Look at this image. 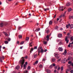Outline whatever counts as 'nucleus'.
Masks as SVG:
<instances>
[{
    "instance_id": "obj_40",
    "label": "nucleus",
    "mask_w": 73,
    "mask_h": 73,
    "mask_svg": "<svg viewBox=\"0 0 73 73\" xmlns=\"http://www.w3.org/2000/svg\"><path fill=\"white\" fill-rule=\"evenodd\" d=\"M11 40V38H9L8 39V41H10Z\"/></svg>"
},
{
    "instance_id": "obj_47",
    "label": "nucleus",
    "mask_w": 73,
    "mask_h": 73,
    "mask_svg": "<svg viewBox=\"0 0 73 73\" xmlns=\"http://www.w3.org/2000/svg\"><path fill=\"white\" fill-rule=\"evenodd\" d=\"M52 65L53 66H56V64H54V63H53L52 64Z\"/></svg>"
},
{
    "instance_id": "obj_36",
    "label": "nucleus",
    "mask_w": 73,
    "mask_h": 73,
    "mask_svg": "<svg viewBox=\"0 0 73 73\" xmlns=\"http://www.w3.org/2000/svg\"><path fill=\"white\" fill-rule=\"evenodd\" d=\"M30 68H31V66H28L27 67V69L28 70H29L30 69Z\"/></svg>"
},
{
    "instance_id": "obj_4",
    "label": "nucleus",
    "mask_w": 73,
    "mask_h": 73,
    "mask_svg": "<svg viewBox=\"0 0 73 73\" xmlns=\"http://www.w3.org/2000/svg\"><path fill=\"white\" fill-rule=\"evenodd\" d=\"M63 8V7L62 6L60 7L59 8V10H60V11H64V9H62Z\"/></svg>"
},
{
    "instance_id": "obj_43",
    "label": "nucleus",
    "mask_w": 73,
    "mask_h": 73,
    "mask_svg": "<svg viewBox=\"0 0 73 73\" xmlns=\"http://www.w3.org/2000/svg\"><path fill=\"white\" fill-rule=\"evenodd\" d=\"M40 68H42V65L41 64H40L39 66Z\"/></svg>"
},
{
    "instance_id": "obj_45",
    "label": "nucleus",
    "mask_w": 73,
    "mask_h": 73,
    "mask_svg": "<svg viewBox=\"0 0 73 73\" xmlns=\"http://www.w3.org/2000/svg\"><path fill=\"white\" fill-rule=\"evenodd\" d=\"M62 42H61V41L60 42V43L58 44H59V45H61L62 44Z\"/></svg>"
},
{
    "instance_id": "obj_44",
    "label": "nucleus",
    "mask_w": 73,
    "mask_h": 73,
    "mask_svg": "<svg viewBox=\"0 0 73 73\" xmlns=\"http://www.w3.org/2000/svg\"><path fill=\"white\" fill-rule=\"evenodd\" d=\"M60 41H61V40H57V42H60Z\"/></svg>"
},
{
    "instance_id": "obj_17",
    "label": "nucleus",
    "mask_w": 73,
    "mask_h": 73,
    "mask_svg": "<svg viewBox=\"0 0 73 73\" xmlns=\"http://www.w3.org/2000/svg\"><path fill=\"white\" fill-rule=\"evenodd\" d=\"M69 26H70V24L69 23L68 25H66V27L67 28H68Z\"/></svg>"
},
{
    "instance_id": "obj_13",
    "label": "nucleus",
    "mask_w": 73,
    "mask_h": 73,
    "mask_svg": "<svg viewBox=\"0 0 73 73\" xmlns=\"http://www.w3.org/2000/svg\"><path fill=\"white\" fill-rule=\"evenodd\" d=\"M62 62L63 64H65V59H63L62 61Z\"/></svg>"
},
{
    "instance_id": "obj_37",
    "label": "nucleus",
    "mask_w": 73,
    "mask_h": 73,
    "mask_svg": "<svg viewBox=\"0 0 73 73\" xmlns=\"http://www.w3.org/2000/svg\"><path fill=\"white\" fill-rule=\"evenodd\" d=\"M55 61H56V59H55L54 58L52 59V61H53V62H54Z\"/></svg>"
},
{
    "instance_id": "obj_25",
    "label": "nucleus",
    "mask_w": 73,
    "mask_h": 73,
    "mask_svg": "<svg viewBox=\"0 0 73 73\" xmlns=\"http://www.w3.org/2000/svg\"><path fill=\"white\" fill-rule=\"evenodd\" d=\"M29 37H27L26 38V41H27V40H29Z\"/></svg>"
},
{
    "instance_id": "obj_21",
    "label": "nucleus",
    "mask_w": 73,
    "mask_h": 73,
    "mask_svg": "<svg viewBox=\"0 0 73 73\" xmlns=\"http://www.w3.org/2000/svg\"><path fill=\"white\" fill-rule=\"evenodd\" d=\"M70 28L71 29H72L73 28V25H71L70 26Z\"/></svg>"
},
{
    "instance_id": "obj_38",
    "label": "nucleus",
    "mask_w": 73,
    "mask_h": 73,
    "mask_svg": "<svg viewBox=\"0 0 73 73\" xmlns=\"http://www.w3.org/2000/svg\"><path fill=\"white\" fill-rule=\"evenodd\" d=\"M58 29V26H56L55 27V29Z\"/></svg>"
},
{
    "instance_id": "obj_60",
    "label": "nucleus",
    "mask_w": 73,
    "mask_h": 73,
    "mask_svg": "<svg viewBox=\"0 0 73 73\" xmlns=\"http://www.w3.org/2000/svg\"><path fill=\"white\" fill-rule=\"evenodd\" d=\"M45 59L44 58L43 59V60H42L43 61H45Z\"/></svg>"
},
{
    "instance_id": "obj_10",
    "label": "nucleus",
    "mask_w": 73,
    "mask_h": 73,
    "mask_svg": "<svg viewBox=\"0 0 73 73\" xmlns=\"http://www.w3.org/2000/svg\"><path fill=\"white\" fill-rule=\"evenodd\" d=\"M3 33L6 36H8V34H7V33L6 32H3Z\"/></svg>"
},
{
    "instance_id": "obj_63",
    "label": "nucleus",
    "mask_w": 73,
    "mask_h": 73,
    "mask_svg": "<svg viewBox=\"0 0 73 73\" xmlns=\"http://www.w3.org/2000/svg\"><path fill=\"white\" fill-rule=\"evenodd\" d=\"M8 24L7 23H6L5 24V25L6 26Z\"/></svg>"
},
{
    "instance_id": "obj_29",
    "label": "nucleus",
    "mask_w": 73,
    "mask_h": 73,
    "mask_svg": "<svg viewBox=\"0 0 73 73\" xmlns=\"http://www.w3.org/2000/svg\"><path fill=\"white\" fill-rule=\"evenodd\" d=\"M72 11V9L71 8H69L68 9V12H70Z\"/></svg>"
},
{
    "instance_id": "obj_64",
    "label": "nucleus",
    "mask_w": 73,
    "mask_h": 73,
    "mask_svg": "<svg viewBox=\"0 0 73 73\" xmlns=\"http://www.w3.org/2000/svg\"><path fill=\"white\" fill-rule=\"evenodd\" d=\"M71 65L73 67V63L71 64Z\"/></svg>"
},
{
    "instance_id": "obj_54",
    "label": "nucleus",
    "mask_w": 73,
    "mask_h": 73,
    "mask_svg": "<svg viewBox=\"0 0 73 73\" xmlns=\"http://www.w3.org/2000/svg\"><path fill=\"white\" fill-rule=\"evenodd\" d=\"M20 42H19V41H17V43L18 44H19Z\"/></svg>"
},
{
    "instance_id": "obj_57",
    "label": "nucleus",
    "mask_w": 73,
    "mask_h": 73,
    "mask_svg": "<svg viewBox=\"0 0 73 73\" xmlns=\"http://www.w3.org/2000/svg\"><path fill=\"white\" fill-rule=\"evenodd\" d=\"M61 61V59H58V62H59V61Z\"/></svg>"
},
{
    "instance_id": "obj_39",
    "label": "nucleus",
    "mask_w": 73,
    "mask_h": 73,
    "mask_svg": "<svg viewBox=\"0 0 73 73\" xmlns=\"http://www.w3.org/2000/svg\"><path fill=\"white\" fill-rule=\"evenodd\" d=\"M71 44V43H70L68 45V48H70V45Z\"/></svg>"
},
{
    "instance_id": "obj_8",
    "label": "nucleus",
    "mask_w": 73,
    "mask_h": 73,
    "mask_svg": "<svg viewBox=\"0 0 73 73\" xmlns=\"http://www.w3.org/2000/svg\"><path fill=\"white\" fill-rule=\"evenodd\" d=\"M58 37H59V38H61V37H62V34H58Z\"/></svg>"
},
{
    "instance_id": "obj_58",
    "label": "nucleus",
    "mask_w": 73,
    "mask_h": 73,
    "mask_svg": "<svg viewBox=\"0 0 73 73\" xmlns=\"http://www.w3.org/2000/svg\"><path fill=\"white\" fill-rule=\"evenodd\" d=\"M54 68L55 69H56L57 68V66H56Z\"/></svg>"
},
{
    "instance_id": "obj_32",
    "label": "nucleus",
    "mask_w": 73,
    "mask_h": 73,
    "mask_svg": "<svg viewBox=\"0 0 73 73\" xmlns=\"http://www.w3.org/2000/svg\"><path fill=\"white\" fill-rule=\"evenodd\" d=\"M25 67H26V65L25 64L23 66V67L24 68L23 69H25Z\"/></svg>"
},
{
    "instance_id": "obj_53",
    "label": "nucleus",
    "mask_w": 73,
    "mask_h": 73,
    "mask_svg": "<svg viewBox=\"0 0 73 73\" xmlns=\"http://www.w3.org/2000/svg\"><path fill=\"white\" fill-rule=\"evenodd\" d=\"M56 58L57 59H58V58H60V56H58L57 57H56Z\"/></svg>"
},
{
    "instance_id": "obj_23",
    "label": "nucleus",
    "mask_w": 73,
    "mask_h": 73,
    "mask_svg": "<svg viewBox=\"0 0 73 73\" xmlns=\"http://www.w3.org/2000/svg\"><path fill=\"white\" fill-rule=\"evenodd\" d=\"M4 42L5 44H8V42L7 40L5 41Z\"/></svg>"
},
{
    "instance_id": "obj_12",
    "label": "nucleus",
    "mask_w": 73,
    "mask_h": 73,
    "mask_svg": "<svg viewBox=\"0 0 73 73\" xmlns=\"http://www.w3.org/2000/svg\"><path fill=\"white\" fill-rule=\"evenodd\" d=\"M19 68H20V66H19V65H18L16 67V69L17 70H19Z\"/></svg>"
},
{
    "instance_id": "obj_7",
    "label": "nucleus",
    "mask_w": 73,
    "mask_h": 73,
    "mask_svg": "<svg viewBox=\"0 0 73 73\" xmlns=\"http://www.w3.org/2000/svg\"><path fill=\"white\" fill-rule=\"evenodd\" d=\"M66 53H67V51H66V50H65L64 51V52L62 53L63 55H66Z\"/></svg>"
},
{
    "instance_id": "obj_3",
    "label": "nucleus",
    "mask_w": 73,
    "mask_h": 73,
    "mask_svg": "<svg viewBox=\"0 0 73 73\" xmlns=\"http://www.w3.org/2000/svg\"><path fill=\"white\" fill-rule=\"evenodd\" d=\"M1 58L2 60H4V56H2L1 57H0V61L1 62H3V61L2 60H1Z\"/></svg>"
},
{
    "instance_id": "obj_62",
    "label": "nucleus",
    "mask_w": 73,
    "mask_h": 73,
    "mask_svg": "<svg viewBox=\"0 0 73 73\" xmlns=\"http://www.w3.org/2000/svg\"><path fill=\"white\" fill-rule=\"evenodd\" d=\"M47 51V50L46 49L45 50H44V52H46Z\"/></svg>"
},
{
    "instance_id": "obj_20",
    "label": "nucleus",
    "mask_w": 73,
    "mask_h": 73,
    "mask_svg": "<svg viewBox=\"0 0 73 73\" xmlns=\"http://www.w3.org/2000/svg\"><path fill=\"white\" fill-rule=\"evenodd\" d=\"M38 64V61H36L33 64L34 65H35V64Z\"/></svg>"
},
{
    "instance_id": "obj_6",
    "label": "nucleus",
    "mask_w": 73,
    "mask_h": 73,
    "mask_svg": "<svg viewBox=\"0 0 73 73\" xmlns=\"http://www.w3.org/2000/svg\"><path fill=\"white\" fill-rule=\"evenodd\" d=\"M54 55L55 57H56L58 56V54L56 52L54 53Z\"/></svg>"
},
{
    "instance_id": "obj_9",
    "label": "nucleus",
    "mask_w": 73,
    "mask_h": 73,
    "mask_svg": "<svg viewBox=\"0 0 73 73\" xmlns=\"http://www.w3.org/2000/svg\"><path fill=\"white\" fill-rule=\"evenodd\" d=\"M49 35H47L46 36V38H47V41H49Z\"/></svg>"
},
{
    "instance_id": "obj_52",
    "label": "nucleus",
    "mask_w": 73,
    "mask_h": 73,
    "mask_svg": "<svg viewBox=\"0 0 73 73\" xmlns=\"http://www.w3.org/2000/svg\"><path fill=\"white\" fill-rule=\"evenodd\" d=\"M50 68H52L53 67V65H52V64L50 66Z\"/></svg>"
},
{
    "instance_id": "obj_1",
    "label": "nucleus",
    "mask_w": 73,
    "mask_h": 73,
    "mask_svg": "<svg viewBox=\"0 0 73 73\" xmlns=\"http://www.w3.org/2000/svg\"><path fill=\"white\" fill-rule=\"evenodd\" d=\"M25 62V59H24V57H22L20 61H19V63L20 64L21 68L23 67V65Z\"/></svg>"
},
{
    "instance_id": "obj_11",
    "label": "nucleus",
    "mask_w": 73,
    "mask_h": 73,
    "mask_svg": "<svg viewBox=\"0 0 73 73\" xmlns=\"http://www.w3.org/2000/svg\"><path fill=\"white\" fill-rule=\"evenodd\" d=\"M4 24L3 23H1L0 24V27H3L4 26Z\"/></svg>"
},
{
    "instance_id": "obj_30",
    "label": "nucleus",
    "mask_w": 73,
    "mask_h": 73,
    "mask_svg": "<svg viewBox=\"0 0 73 73\" xmlns=\"http://www.w3.org/2000/svg\"><path fill=\"white\" fill-rule=\"evenodd\" d=\"M65 14H66V12H64L63 15V17H65Z\"/></svg>"
},
{
    "instance_id": "obj_14",
    "label": "nucleus",
    "mask_w": 73,
    "mask_h": 73,
    "mask_svg": "<svg viewBox=\"0 0 73 73\" xmlns=\"http://www.w3.org/2000/svg\"><path fill=\"white\" fill-rule=\"evenodd\" d=\"M46 72L47 73H50V70L49 69H47L46 70Z\"/></svg>"
},
{
    "instance_id": "obj_50",
    "label": "nucleus",
    "mask_w": 73,
    "mask_h": 73,
    "mask_svg": "<svg viewBox=\"0 0 73 73\" xmlns=\"http://www.w3.org/2000/svg\"><path fill=\"white\" fill-rule=\"evenodd\" d=\"M70 73H73V70H71L70 71Z\"/></svg>"
},
{
    "instance_id": "obj_42",
    "label": "nucleus",
    "mask_w": 73,
    "mask_h": 73,
    "mask_svg": "<svg viewBox=\"0 0 73 73\" xmlns=\"http://www.w3.org/2000/svg\"><path fill=\"white\" fill-rule=\"evenodd\" d=\"M24 73H28V71H25Z\"/></svg>"
},
{
    "instance_id": "obj_33",
    "label": "nucleus",
    "mask_w": 73,
    "mask_h": 73,
    "mask_svg": "<svg viewBox=\"0 0 73 73\" xmlns=\"http://www.w3.org/2000/svg\"><path fill=\"white\" fill-rule=\"evenodd\" d=\"M33 49H34H34H37V46H35L34 48H33Z\"/></svg>"
},
{
    "instance_id": "obj_35",
    "label": "nucleus",
    "mask_w": 73,
    "mask_h": 73,
    "mask_svg": "<svg viewBox=\"0 0 73 73\" xmlns=\"http://www.w3.org/2000/svg\"><path fill=\"white\" fill-rule=\"evenodd\" d=\"M50 31L49 30H47V31H46V33H49Z\"/></svg>"
},
{
    "instance_id": "obj_18",
    "label": "nucleus",
    "mask_w": 73,
    "mask_h": 73,
    "mask_svg": "<svg viewBox=\"0 0 73 73\" xmlns=\"http://www.w3.org/2000/svg\"><path fill=\"white\" fill-rule=\"evenodd\" d=\"M18 37L19 38H22V35H18Z\"/></svg>"
},
{
    "instance_id": "obj_34",
    "label": "nucleus",
    "mask_w": 73,
    "mask_h": 73,
    "mask_svg": "<svg viewBox=\"0 0 73 73\" xmlns=\"http://www.w3.org/2000/svg\"><path fill=\"white\" fill-rule=\"evenodd\" d=\"M38 53H40V52H41V51H40V49H38Z\"/></svg>"
},
{
    "instance_id": "obj_2",
    "label": "nucleus",
    "mask_w": 73,
    "mask_h": 73,
    "mask_svg": "<svg viewBox=\"0 0 73 73\" xmlns=\"http://www.w3.org/2000/svg\"><path fill=\"white\" fill-rule=\"evenodd\" d=\"M68 37H66L65 38V41H66V43L67 44L69 42V40H68Z\"/></svg>"
},
{
    "instance_id": "obj_5",
    "label": "nucleus",
    "mask_w": 73,
    "mask_h": 73,
    "mask_svg": "<svg viewBox=\"0 0 73 73\" xmlns=\"http://www.w3.org/2000/svg\"><path fill=\"white\" fill-rule=\"evenodd\" d=\"M58 50H59V51L62 52L63 50V49L62 47H59L58 48Z\"/></svg>"
},
{
    "instance_id": "obj_24",
    "label": "nucleus",
    "mask_w": 73,
    "mask_h": 73,
    "mask_svg": "<svg viewBox=\"0 0 73 73\" xmlns=\"http://www.w3.org/2000/svg\"><path fill=\"white\" fill-rule=\"evenodd\" d=\"M44 50H43V49H41V50H40V52L41 53H44Z\"/></svg>"
},
{
    "instance_id": "obj_41",
    "label": "nucleus",
    "mask_w": 73,
    "mask_h": 73,
    "mask_svg": "<svg viewBox=\"0 0 73 73\" xmlns=\"http://www.w3.org/2000/svg\"><path fill=\"white\" fill-rule=\"evenodd\" d=\"M37 54H35L34 55V58H36L37 57Z\"/></svg>"
},
{
    "instance_id": "obj_22",
    "label": "nucleus",
    "mask_w": 73,
    "mask_h": 73,
    "mask_svg": "<svg viewBox=\"0 0 73 73\" xmlns=\"http://www.w3.org/2000/svg\"><path fill=\"white\" fill-rule=\"evenodd\" d=\"M70 3H67L66 4V6H70Z\"/></svg>"
},
{
    "instance_id": "obj_28",
    "label": "nucleus",
    "mask_w": 73,
    "mask_h": 73,
    "mask_svg": "<svg viewBox=\"0 0 73 73\" xmlns=\"http://www.w3.org/2000/svg\"><path fill=\"white\" fill-rule=\"evenodd\" d=\"M70 40H71V41H73V37H72V36H71L70 37Z\"/></svg>"
},
{
    "instance_id": "obj_51",
    "label": "nucleus",
    "mask_w": 73,
    "mask_h": 73,
    "mask_svg": "<svg viewBox=\"0 0 73 73\" xmlns=\"http://www.w3.org/2000/svg\"><path fill=\"white\" fill-rule=\"evenodd\" d=\"M20 29H21V27H18V29L19 30H20Z\"/></svg>"
},
{
    "instance_id": "obj_46",
    "label": "nucleus",
    "mask_w": 73,
    "mask_h": 73,
    "mask_svg": "<svg viewBox=\"0 0 73 73\" xmlns=\"http://www.w3.org/2000/svg\"><path fill=\"white\" fill-rule=\"evenodd\" d=\"M72 18V16H70L69 17V19H70Z\"/></svg>"
},
{
    "instance_id": "obj_31",
    "label": "nucleus",
    "mask_w": 73,
    "mask_h": 73,
    "mask_svg": "<svg viewBox=\"0 0 73 73\" xmlns=\"http://www.w3.org/2000/svg\"><path fill=\"white\" fill-rule=\"evenodd\" d=\"M68 71H69V69H67L66 71V73H68Z\"/></svg>"
},
{
    "instance_id": "obj_56",
    "label": "nucleus",
    "mask_w": 73,
    "mask_h": 73,
    "mask_svg": "<svg viewBox=\"0 0 73 73\" xmlns=\"http://www.w3.org/2000/svg\"><path fill=\"white\" fill-rule=\"evenodd\" d=\"M25 58H28V56H26L25 57Z\"/></svg>"
},
{
    "instance_id": "obj_19",
    "label": "nucleus",
    "mask_w": 73,
    "mask_h": 73,
    "mask_svg": "<svg viewBox=\"0 0 73 73\" xmlns=\"http://www.w3.org/2000/svg\"><path fill=\"white\" fill-rule=\"evenodd\" d=\"M33 50H34L33 48H31V50L30 51V52L31 53H32V51H33Z\"/></svg>"
},
{
    "instance_id": "obj_15",
    "label": "nucleus",
    "mask_w": 73,
    "mask_h": 73,
    "mask_svg": "<svg viewBox=\"0 0 73 73\" xmlns=\"http://www.w3.org/2000/svg\"><path fill=\"white\" fill-rule=\"evenodd\" d=\"M40 30V28H38V29H36V30L35 31V32H38V31H39Z\"/></svg>"
},
{
    "instance_id": "obj_49",
    "label": "nucleus",
    "mask_w": 73,
    "mask_h": 73,
    "mask_svg": "<svg viewBox=\"0 0 73 73\" xmlns=\"http://www.w3.org/2000/svg\"><path fill=\"white\" fill-rule=\"evenodd\" d=\"M24 41L22 42H21L20 43L21 44H24Z\"/></svg>"
},
{
    "instance_id": "obj_55",
    "label": "nucleus",
    "mask_w": 73,
    "mask_h": 73,
    "mask_svg": "<svg viewBox=\"0 0 73 73\" xmlns=\"http://www.w3.org/2000/svg\"><path fill=\"white\" fill-rule=\"evenodd\" d=\"M60 67H59L58 68V71L60 70Z\"/></svg>"
},
{
    "instance_id": "obj_27",
    "label": "nucleus",
    "mask_w": 73,
    "mask_h": 73,
    "mask_svg": "<svg viewBox=\"0 0 73 73\" xmlns=\"http://www.w3.org/2000/svg\"><path fill=\"white\" fill-rule=\"evenodd\" d=\"M63 70H64V68L63 67V66H62L61 67V71H62Z\"/></svg>"
},
{
    "instance_id": "obj_59",
    "label": "nucleus",
    "mask_w": 73,
    "mask_h": 73,
    "mask_svg": "<svg viewBox=\"0 0 73 73\" xmlns=\"http://www.w3.org/2000/svg\"><path fill=\"white\" fill-rule=\"evenodd\" d=\"M44 11H47L46 9L44 8Z\"/></svg>"
},
{
    "instance_id": "obj_48",
    "label": "nucleus",
    "mask_w": 73,
    "mask_h": 73,
    "mask_svg": "<svg viewBox=\"0 0 73 73\" xmlns=\"http://www.w3.org/2000/svg\"><path fill=\"white\" fill-rule=\"evenodd\" d=\"M68 64H72V62L70 61H69L68 62Z\"/></svg>"
},
{
    "instance_id": "obj_26",
    "label": "nucleus",
    "mask_w": 73,
    "mask_h": 73,
    "mask_svg": "<svg viewBox=\"0 0 73 73\" xmlns=\"http://www.w3.org/2000/svg\"><path fill=\"white\" fill-rule=\"evenodd\" d=\"M44 45H46V44H47V42L46 41H44Z\"/></svg>"
},
{
    "instance_id": "obj_61",
    "label": "nucleus",
    "mask_w": 73,
    "mask_h": 73,
    "mask_svg": "<svg viewBox=\"0 0 73 73\" xmlns=\"http://www.w3.org/2000/svg\"><path fill=\"white\" fill-rule=\"evenodd\" d=\"M29 45L30 46H32V44H29Z\"/></svg>"
},
{
    "instance_id": "obj_16",
    "label": "nucleus",
    "mask_w": 73,
    "mask_h": 73,
    "mask_svg": "<svg viewBox=\"0 0 73 73\" xmlns=\"http://www.w3.org/2000/svg\"><path fill=\"white\" fill-rule=\"evenodd\" d=\"M53 23V22H52V21H50L49 22V25H52V23Z\"/></svg>"
}]
</instances>
